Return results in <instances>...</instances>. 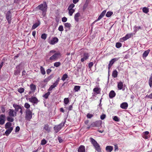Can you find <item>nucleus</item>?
I'll use <instances>...</instances> for the list:
<instances>
[{"instance_id": "1", "label": "nucleus", "mask_w": 152, "mask_h": 152, "mask_svg": "<svg viewBox=\"0 0 152 152\" xmlns=\"http://www.w3.org/2000/svg\"><path fill=\"white\" fill-rule=\"evenodd\" d=\"M49 55H52L49 59L50 62H52L53 61L57 60L61 56V54L59 52H56L54 50H53L49 52Z\"/></svg>"}, {"instance_id": "2", "label": "nucleus", "mask_w": 152, "mask_h": 152, "mask_svg": "<svg viewBox=\"0 0 152 152\" xmlns=\"http://www.w3.org/2000/svg\"><path fill=\"white\" fill-rule=\"evenodd\" d=\"M47 5L46 2L39 5L36 7L37 10H41L42 12V15L43 17L45 16L47 9Z\"/></svg>"}, {"instance_id": "3", "label": "nucleus", "mask_w": 152, "mask_h": 152, "mask_svg": "<svg viewBox=\"0 0 152 152\" xmlns=\"http://www.w3.org/2000/svg\"><path fill=\"white\" fill-rule=\"evenodd\" d=\"M90 142L93 145L94 148L98 152H101V149L100 145L97 143V142L92 138H90Z\"/></svg>"}, {"instance_id": "4", "label": "nucleus", "mask_w": 152, "mask_h": 152, "mask_svg": "<svg viewBox=\"0 0 152 152\" xmlns=\"http://www.w3.org/2000/svg\"><path fill=\"white\" fill-rule=\"evenodd\" d=\"M66 121L62 122L61 123L58 125H56L54 127V130L56 133L58 132L64 126Z\"/></svg>"}, {"instance_id": "5", "label": "nucleus", "mask_w": 152, "mask_h": 152, "mask_svg": "<svg viewBox=\"0 0 152 152\" xmlns=\"http://www.w3.org/2000/svg\"><path fill=\"white\" fill-rule=\"evenodd\" d=\"M25 113V119L30 121L32 118V112L29 109H26Z\"/></svg>"}, {"instance_id": "6", "label": "nucleus", "mask_w": 152, "mask_h": 152, "mask_svg": "<svg viewBox=\"0 0 152 152\" xmlns=\"http://www.w3.org/2000/svg\"><path fill=\"white\" fill-rule=\"evenodd\" d=\"M13 107L15 109V111L16 112L20 111V112L21 115L23 113V109H24L23 107H21L20 105H18L17 104H14L13 105Z\"/></svg>"}, {"instance_id": "7", "label": "nucleus", "mask_w": 152, "mask_h": 152, "mask_svg": "<svg viewBox=\"0 0 152 152\" xmlns=\"http://www.w3.org/2000/svg\"><path fill=\"white\" fill-rule=\"evenodd\" d=\"M12 14L10 11H8L6 14V19L9 24L11 23L12 20Z\"/></svg>"}, {"instance_id": "8", "label": "nucleus", "mask_w": 152, "mask_h": 152, "mask_svg": "<svg viewBox=\"0 0 152 152\" xmlns=\"http://www.w3.org/2000/svg\"><path fill=\"white\" fill-rule=\"evenodd\" d=\"M8 111V115L10 116L14 117L16 116V113L13 110L10 109Z\"/></svg>"}, {"instance_id": "9", "label": "nucleus", "mask_w": 152, "mask_h": 152, "mask_svg": "<svg viewBox=\"0 0 152 152\" xmlns=\"http://www.w3.org/2000/svg\"><path fill=\"white\" fill-rule=\"evenodd\" d=\"M58 39L57 37H54L50 40H49L48 42L51 45H54L56 43H57L58 42Z\"/></svg>"}, {"instance_id": "10", "label": "nucleus", "mask_w": 152, "mask_h": 152, "mask_svg": "<svg viewBox=\"0 0 152 152\" xmlns=\"http://www.w3.org/2000/svg\"><path fill=\"white\" fill-rule=\"evenodd\" d=\"M29 102L33 104H37L38 102V100L35 96H32L30 98L28 99Z\"/></svg>"}, {"instance_id": "11", "label": "nucleus", "mask_w": 152, "mask_h": 152, "mask_svg": "<svg viewBox=\"0 0 152 152\" xmlns=\"http://www.w3.org/2000/svg\"><path fill=\"white\" fill-rule=\"evenodd\" d=\"M89 57V55L88 53H84L83 55V57L81 59V61L82 62H84L85 60L87 59Z\"/></svg>"}, {"instance_id": "12", "label": "nucleus", "mask_w": 152, "mask_h": 152, "mask_svg": "<svg viewBox=\"0 0 152 152\" xmlns=\"http://www.w3.org/2000/svg\"><path fill=\"white\" fill-rule=\"evenodd\" d=\"M77 151L78 152H85V147L83 145H81L78 148Z\"/></svg>"}, {"instance_id": "13", "label": "nucleus", "mask_w": 152, "mask_h": 152, "mask_svg": "<svg viewBox=\"0 0 152 152\" xmlns=\"http://www.w3.org/2000/svg\"><path fill=\"white\" fill-rule=\"evenodd\" d=\"M64 26L66 28L65 30L66 31L69 30L70 29V27L71 26V25L70 23H64Z\"/></svg>"}, {"instance_id": "14", "label": "nucleus", "mask_w": 152, "mask_h": 152, "mask_svg": "<svg viewBox=\"0 0 152 152\" xmlns=\"http://www.w3.org/2000/svg\"><path fill=\"white\" fill-rule=\"evenodd\" d=\"M101 125V123L99 121H96L93 123L91 124L92 126L94 127H99Z\"/></svg>"}, {"instance_id": "15", "label": "nucleus", "mask_w": 152, "mask_h": 152, "mask_svg": "<svg viewBox=\"0 0 152 152\" xmlns=\"http://www.w3.org/2000/svg\"><path fill=\"white\" fill-rule=\"evenodd\" d=\"M128 104L126 102H123L121 104L120 107L123 109H126L128 107Z\"/></svg>"}, {"instance_id": "16", "label": "nucleus", "mask_w": 152, "mask_h": 152, "mask_svg": "<svg viewBox=\"0 0 152 152\" xmlns=\"http://www.w3.org/2000/svg\"><path fill=\"white\" fill-rule=\"evenodd\" d=\"M40 24V21L38 20L37 22L35 23L34 24L31 28V29L32 30L34 29L37 28L39 26Z\"/></svg>"}, {"instance_id": "17", "label": "nucleus", "mask_w": 152, "mask_h": 152, "mask_svg": "<svg viewBox=\"0 0 152 152\" xmlns=\"http://www.w3.org/2000/svg\"><path fill=\"white\" fill-rule=\"evenodd\" d=\"M12 124L10 122L7 123L5 126L6 129H10V128H13L12 126Z\"/></svg>"}, {"instance_id": "18", "label": "nucleus", "mask_w": 152, "mask_h": 152, "mask_svg": "<svg viewBox=\"0 0 152 152\" xmlns=\"http://www.w3.org/2000/svg\"><path fill=\"white\" fill-rule=\"evenodd\" d=\"M16 70L14 71V74L15 75H17L19 74L20 72V65H17L16 67Z\"/></svg>"}, {"instance_id": "19", "label": "nucleus", "mask_w": 152, "mask_h": 152, "mask_svg": "<svg viewBox=\"0 0 152 152\" xmlns=\"http://www.w3.org/2000/svg\"><path fill=\"white\" fill-rule=\"evenodd\" d=\"M116 95L115 92L114 91H111L109 94V97L110 98H112L114 97Z\"/></svg>"}, {"instance_id": "20", "label": "nucleus", "mask_w": 152, "mask_h": 152, "mask_svg": "<svg viewBox=\"0 0 152 152\" xmlns=\"http://www.w3.org/2000/svg\"><path fill=\"white\" fill-rule=\"evenodd\" d=\"M113 149V147L112 146H107L105 148V149L107 152H111Z\"/></svg>"}, {"instance_id": "21", "label": "nucleus", "mask_w": 152, "mask_h": 152, "mask_svg": "<svg viewBox=\"0 0 152 152\" xmlns=\"http://www.w3.org/2000/svg\"><path fill=\"white\" fill-rule=\"evenodd\" d=\"M118 88L119 90H121L123 88V83L122 82L120 81L117 83Z\"/></svg>"}, {"instance_id": "22", "label": "nucleus", "mask_w": 152, "mask_h": 152, "mask_svg": "<svg viewBox=\"0 0 152 152\" xmlns=\"http://www.w3.org/2000/svg\"><path fill=\"white\" fill-rule=\"evenodd\" d=\"M13 128H10V129H7V130L5 132V134L8 136L12 132L13 129Z\"/></svg>"}, {"instance_id": "23", "label": "nucleus", "mask_w": 152, "mask_h": 152, "mask_svg": "<svg viewBox=\"0 0 152 152\" xmlns=\"http://www.w3.org/2000/svg\"><path fill=\"white\" fill-rule=\"evenodd\" d=\"M150 52L149 50L145 51L142 55V57L143 58H145L148 55Z\"/></svg>"}, {"instance_id": "24", "label": "nucleus", "mask_w": 152, "mask_h": 152, "mask_svg": "<svg viewBox=\"0 0 152 152\" xmlns=\"http://www.w3.org/2000/svg\"><path fill=\"white\" fill-rule=\"evenodd\" d=\"M132 35V34H127L125 37H123L122 39L123 40L125 41L130 38L131 37Z\"/></svg>"}, {"instance_id": "25", "label": "nucleus", "mask_w": 152, "mask_h": 152, "mask_svg": "<svg viewBox=\"0 0 152 152\" xmlns=\"http://www.w3.org/2000/svg\"><path fill=\"white\" fill-rule=\"evenodd\" d=\"M80 14L79 12H77L75 14L74 16V18L75 20L77 22L78 21V17L80 16Z\"/></svg>"}, {"instance_id": "26", "label": "nucleus", "mask_w": 152, "mask_h": 152, "mask_svg": "<svg viewBox=\"0 0 152 152\" xmlns=\"http://www.w3.org/2000/svg\"><path fill=\"white\" fill-rule=\"evenodd\" d=\"M12 117H11L9 116L7 117V121L10 123L13 122L14 120V119Z\"/></svg>"}, {"instance_id": "27", "label": "nucleus", "mask_w": 152, "mask_h": 152, "mask_svg": "<svg viewBox=\"0 0 152 152\" xmlns=\"http://www.w3.org/2000/svg\"><path fill=\"white\" fill-rule=\"evenodd\" d=\"M81 87L78 86H75L74 90L76 92H77L80 90V89Z\"/></svg>"}, {"instance_id": "28", "label": "nucleus", "mask_w": 152, "mask_h": 152, "mask_svg": "<svg viewBox=\"0 0 152 152\" xmlns=\"http://www.w3.org/2000/svg\"><path fill=\"white\" fill-rule=\"evenodd\" d=\"M118 75V72L116 70H114L112 74V76L114 78L117 77Z\"/></svg>"}, {"instance_id": "29", "label": "nucleus", "mask_w": 152, "mask_h": 152, "mask_svg": "<svg viewBox=\"0 0 152 152\" xmlns=\"http://www.w3.org/2000/svg\"><path fill=\"white\" fill-rule=\"evenodd\" d=\"M30 88L32 91H34L36 89V86L32 84L30 85Z\"/></svg>"}, {"instance_id": "30", "label": "nucleus", "mask_w": 152, "mask_h": 152, "mask_svg": "<svg viewBox=\"0 0 152 152\" xmlns=\"http://www.w3.org/2000/svg\"><path fill=\"white\" fill-rule=\"evenodd\" d=\"M141 28L140 26H135L134 27V30L135 32L138 31L140 29H141Z\"/></svg>"}, {"instance_id": "31", "label": "nucleus", "mask_w": 152, "mask_h": 152, "mask_svg": "<svg viewBox=\"0 0 152 152\" xmlns=\"http://www.w3.org/2000/svg\"><path fill=\"white\" fill-rule=\"evenodd\" d=\"M40 72L42 74L44 75L45 74V70L44 69L43 67L42 66H41L40 68Z\"/></svg>"}, {"instance_id": "32", "label": "nucleus", "mask_w": 152, "mask_h": 152, "mask_svg": "<svg viewBox=\"0 0 152 152\" xmlns=\"http://www.w3.org/2000/svg\"><path fill=\"white\" fill-rule=\"evenodd\" d=\"M68 77V75L66 74H64L62 76L61 78V80L63 81L65 80Z\"/></svg>"}, {"instance_id": "33", "label": "nucleus", "mask_w": 152, "mask_h": 152, "mask_svg": "<svg viewBox=\"0 0 152 152\" xmlns=\"http://www.w3.org/2000/svg\"><path fill=\"white\" fill-rule=\"evenodd\" d=\"M149 84L150 86L151 87L152 86V74L149 80Z\"/></svg>"}, {"instance_id": "34", "label": "nucleus", "mask_w": 152, "mask_h": 152, "mask_svg": "<svg viewBox=\"0 0 152 152\" xmlns=\"http://www.w3.org/2000/svg\"><path fill=\"white\" fill-rule=\"evenodd\" d=\"M64 102L65 104L64 106H66L69 102V100L68 98H65L64 99Z\"/></svg>"}, {"instance_id": "35", "label": "nucleus", "mask_w": 152, "mask_h": 152, "mask_svg": "<svg viewBox=\"0 0 152 152\" xmlns=\"http://www.w3.org/2000/svg\"><path fill=\"white\" fill-rule=\"evenodd\" d=\"M100 88L98 87L95 88L93 90V91L96 92L97 94H99V91Z\"/></svg>"}, {"instance_id": "36", "label": "nucleus", "mask_w": 152, "mask_h": 152, "mask_svg": "<svg viewBox=\"0 0 152 152\" xmlns=\"http://www.w3.org/2000/svg\"><path fill=\"white\" fill-rule=\"evenodd\" d=\"M50 92L49 91L47 93L45 94L43 96L46 99H47L50 95Z\"/></svg>"}, {"instance_id": "37", "label": "nucleus", "mask_w": 152, "mask_h": 152, "mask_svg": "<svg viewBox=\"0 0 152 152\" xmlns=\"http://www.w3.org/2000/svg\"><path fill=\"white\" fill-rule=\"evenodd\" d=\"M142 11L144 13H147L148 12L149 10L147 8L144 7L142 9Z\"/></svg>"}, {"instance_id": "38", "label": "nucleus", "mask_w": 152, "mask_h": 152, "mask_svg": "<svg viewBox=\"0 0 152 152\" xmlns=\"http://www.w3.org/2000/svg\"><path fill=\"white\" fill-rule=\"evenodd\" d=\"M113 14V12H108L106 14V16L107 17H109Z\"/></svg>"}, {"instance_id": "39", "label": "nucleus", "mask_w": 152, "mask_h": 152, "mask_svg": "<svg viewBox=\"0 0 152 152\" xmlns=\"http://www.w3.org/2000/svg\"><path fill=\"white\" fill-rule=\"evenodd\" d=\"M69 11V14L70 16H72L75 12L74 10H68Z\"/></svg>"}, {"instance_id": "40", "label": "nucleus", "mask_w": 152, "mask_h": 152, "mask_svg": "<svg viewBox=\"0 0 152 152\" xmlns=\"http://www.w3.org/2000/svg\"><path fill=\"white\" fill-rule=\"evenodd\" d=\"M18 91L21 94L24 91V89L22 88H20L18 89Z\"/></svg>"}, {"instance_id": "41", "label": "nucleus", "mask_w": 152, "mask_h": 152, "mask_svg": "<svg viewBox=\"0 0 152 152\" xmlns=\"http://www.w3.org/2000/svg\"><path fill=\"white\" fill-rule=\"evenodd\" d=\"M44 129L45 130L48 132L50 131V129L49 128L48 126V124L45 125Z\"/></svg>"}, {"instance_id": "42", "label": "nucleus", "mask_w": 152, "mask_h": 152, "mask_svg": "<svg viewBox=\"0 0 152 152\" xmlns=\"http://www.w3.org/2000/svg\"><path fill=\"white\" fill-rule=\"evenodd\" d=\"M61 65V63L59 62H55L54 64V66L56 67H58Z\"/></svg>"}, {"instance_id": "43", "label": "nucleus", "mask_w": 152, "mask_h": 152, "mask_svg": "<svg viewBox=\"0 0 152 152\" xmlns=\"http://www.w3.org/2000/svg\"><path fill=\"white\" fill-rule=\"evenodd\" d=\"M75 5L73 4H71L68 7V10H73V8H74L75 7Z\"/></svg>"}, {"instance_id": "44", "label": "nucleus", "mask_w": 152, "mask_h": 152, "mask_svg": "<svg viewBox=\"0 0 152 152\" xmlns=\"http://www.w3.org/2000/svg\"><path fill=\"white\" fill-rule=\"evenodd\" d=\"M121 42H118L116 43L115 46L117 48H119L121 46Z\"/></svg>"}, {"instance_id": "45", "label": "nucleus", "mask_w": 152, "mask_h": 152, "mask_svg": "<svg viewBox=\"0 0 152 152\" xmlns=\"http://www.w3.org/2000/svg\"><path fill=\"white\" fill-rule=\"evenodd\" d=\"M24 107L27 109H28L30 108V105L28 103H26L24 104Z\"/></svg>"}, {"instance_id": "46", "label": "nucleus", "mask_w": 152, "mask_h": 152, "mask_svg": "<svg viewBox=\"0 0 152 152\" xmlns=\"http://www.w3.org/2000/svg\"><path fill=\"white\" fill-rule=\"evenodd\" d=\"M47 35L45 33L42 34L41 36V38L43 39H45L46 38Z\"/></svg>"}, {"instance_id": "47", "label": "nucleus", "mask_w": 152, "mask_h": 152, "mask_svg": "<svg viewBox=\"0 0 152 152\" xmlns=\"http://www.w3.org/2000/svg\"><path fill=\"white\" fill-rule=\"evenodd\" d=\"M58 30L60 31H63V27L62 25H60L58 28Z\"/></svg>"}, {"instance_id": "48", "label": "nucleus", "mask_w": 152, "mask_h": 152, "mask_svg": "<svg viewBox=\"0 0 152 152\" xmlns=\"http://www.w3.org/2000/svg\"><path fill=\"white\" fill-rule=\"evenodd\" d=\"M113 120L116 121H119V118L117 116H115L113 118Z\"/></svg>"}, {"instance_id": "49", "label": "nucleus", "mask_w": 152, "mask_h": 152, "mask_svg": "<svg viewBox=\"0 0 152 152\" xmlns=\"http://www.w3.org/2000/svg\"><path fill=\"white\" fill-rule=\"evenodd\" d=\"M46 141L45 139H43L42 140L41 144L42 145H44L46 144Z\"/></svg>"}, {"instance_id": "50", "label": "nucleus", "mask_w": 152, "mask_h": 152, "mask_svg": "<svg viewBox=\"0 0 152 152\" xmlns=\"http://www.w3.org/2000/svg\"><path fill=\"white\" fill-rule=\"evenodd\" d=\"M103 17L101 16L100 15L99 16L97 19L93 23H94L95 22L97 21H98L100 20Z\"/></svg>"}, {"instance_id": "51", "label": "nucleus", "mask_w": 152, "mask_h": 152, "mask_svg": "<svg viewBox=\"0 0 152 152\" xmlns=\"http://www.w3.org/2000/svg\"><path fill=\"white\" fill-rule=\"evenodd\" d=\"M93 62H90L88 64V66L90 69H91L93 65Z\"/></svg>"}, {"instance_id": "52", "label": "nucleus", "mask_w": 152, "mask_h": 152, "mask_svg": "<svg viewBox=\"0 0 152 152\" xmlns=\"http://www.w3.org/2000/svg\"><path fill=\"white\" fill-rule=\"evenodd\" d=\"M5 121L4 120H3V119L0 118V124L3 125Z\"/></svg>"}, {"instance_id": "53", "label": "nucleus", "mask_w": 152, "mask_h": 152, "mask_svg": "<svg viewBox=\"0 0 152 152\" xmlns=\"http://www.w3.org/2000/svg\"><path fill=\"white\" fill-rule=\"evenodd\" d=\"M87 118H91L93 116V115L89 113H88L86 115Z\"/></svg>"}, {"instance_id": "54", "label": "nucleus", "mask_w": 152, "mask_h": 152, "mask_svg": "<svg viewBox=\"0 0 152 152\" xmlns=\"http://www.w3.org/2000/svg\"><path fill=\"white\" fill-rule=\"evenodd\" d=\"M67 20V18L66 17H64L62 19V21L63 22H65Z\"/></svg>"}, {"instance_id": "55", "label": "nucleus", "mask_w": 152, "mask_h": 152, "mask_svg": "<svg viewBox=\"0 0 152 152\" xmlns=\"http://www.w3.org/2000/svg\"><path fill=\"white\" fill-rule=\"evenodd\" d=\"M55 88V87H54V86H53V85H52L49 87L48 90L49 91H51L53 89V88Z\"/></svg>"}, {"instance_id": "56", "label": "nucleus", "mask_w": 152, "mask_h": 152, "mask_svg": "<svg viewBox=\"0 0 152 152\" xmlns=\"http://www.w3.org/2000/svg\"><path fill=\"white\" fill-rule=\"evenodd\" d=\"M106 11L105 10H104L100 14V15L103 17L105 15L106 13Z\"/></svg>"}, {"instance_id": "57", "label": "nucleus", "mask_w": 152, "mask_h": 152, "mask_svg": "<svg viewBox=\"0 0 152 152\" xmlns=\"http://www.w3.org/2000/svg\"><path fill=\"white\" fill-rule=\"evenodd\" d=\"M58 141L60 143H61L63 141V140L62 139L61 137H58Z\"/></svg>"}, {"instance_id": "58", "label": "nucleus", "mask_w": 152, "mask_h": 152, "mask_svg": "<svg viewBox=\"0 0 152 152\" xmlns=\"http://www.w3.org/2000/svg\"><path fill=\"white\" fill-rule=\"evenodd\" d=\"M105 117L106 115L105 114H103L101 116L100 118L102 120H103L105 118Z\"/></svg>"}, {"instance_id": "59", "label": "nucleus", "mask_w": 152, "mask_h": 152, "mask_svg": "<svg viewBox=\"0 0 152 152\" xmlns=\"http://www.w3.org/2000/svg\"><path fill=\"white\" fill-rule=\"evenodd\" d=\"M5 118V115H4L1 114L0 116V118L3 119V120H4Z\"/></svg>"}, {"instance_id": "60", "label": "nucleus", "mask_w": 152, "mask_h": 152, "mask_svg": "<svg viewBox=\"0 0 152 152\" xmlns=\"http://www.w3.org/2000/svg\"><path fill=\"white\" fill-rule=\"evenodd\" d=\"M20 128L19 126H17L16 127L15 132H17L19 131Z\"/></svg>"}, {"instance_id": "61", "label": "nucleus", "mask_w": 152, "mask_h": 152, "mask_svg": "<svg viewBox=\"0 0 152 152\" xmlns=\"http://www.w3.org/2000/svg\"><path fill=\"white\" fill-rule=\"evenodd\" d=\"M51 72V70L50 69H48L46 70L47 74H49Z\"/></svg>"}, {"instance_id": "62", "label": "nucleus", "mask_w": 152, "mask_h": 152, "mask_svg": "<svg viewBox=\"0 0 152 152\" xmlns=\"http://www.w3.org/2000/svg\"><path fill=\"white\" fill-rule=\"evenodd\" d=\"M146 96L150 99H152V93L149 95Z\"/></svg>"}, {"instance_id": "63", "label": "nucleus", "mask_w": 152, "mask_h": 152, "mask_svg": "<svg viewBox=\"0 0 152 152\" xmlns=\"http://www.w3.org/2000/svg\"><path fill=\"white\" fill-rule=\"evenodd\" d=\"M72 108H73L72 105H70L69 107L68 108V110L69 111L71 110H72Z\"/></svg>"}, {"instance_id": "64", "label": "nucleus", "mask_w": 152, "mask_h": 152, "mask_svg": "<svg viewBox=\"0 0 152 152\" xmlns=\"http://www.w3.org/2000/svg\"><path fill=\"white\" fill-rule=\"evenodd\" d=\"M1 110L2 112L3 113H4L5 111V109L4 107H2Z\"/></svg>"}]
</instances>
